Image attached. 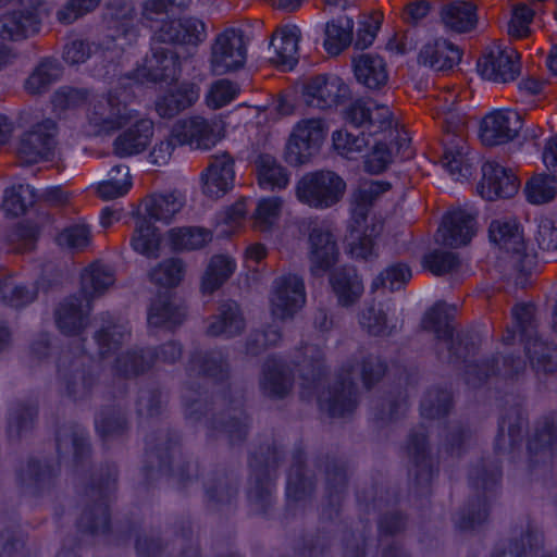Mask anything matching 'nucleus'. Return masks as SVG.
<instances>
[{"mask_svg":"<svg viewBox=\"0 0 557 557\" xmlns=\"http://www.w3.org/2000/svg\"><path fill=\"white\" fill-rule=\"evenodd\" d=\"M338 257V248L333 234L324 226L315 225L309 233V258L311 272L320 275L330 270Z\"/></svg>","mask_w":557,"mask_h":557,"instance_id":"nucleus-23","label":"nucleus"},{"mask_svg":"<svg viewBox=\"0 0 557 557\" xmlns=\"http://www.w3.org/2000/svg\"><path fill=\"white\" fill-rule=\"evenodd\" d=\"M543 545V534L536 528L528 525L520 542L509 541L496 546L492 557H525L527 547L537 549Z\"/></svg>","mask_w":557,"mask_h":557,"instance_id":"nucleus-60","label":"nucleus"},{"mask_svg":"<svg viewBox=\"0 0 557 557\" xmlns=\"http://www.w3.org/2000/svg\"><path fill=\"white\" fill-rule=\"evenodd\" d=\"M126 96L117 89L112 90L106 97L96 98L90 103L87 117L89 124L96 128V133H110L126 125L136 114L126 103Z\"/></svg>","mask_w":557,"mask_h":557,"instance_id":"nucleus-9","label":"nucleus"},{"mask_svg":"<svg viewBox=\"0 0 557 557\" xmlns=\"http://www.w3.org/2000/svg\"><path fill=\"white\" fill-rule=\"evenodd\" d=\"M476 7L471 2L453 1L442 5V23L457 33L470 32L476 24Z\"/></svg>","mask_w":557,"mask_h":557,"instance_id":"nucleus-42","label":"nucleus"},{"mask_svg":"<svg viewBox=\"0 0 557 557\" xmlns=\"http://www.w3.org/2000/svg\"><path fill=\"white\" fill-rule=\"evenodd\" d=\"M245 320L235 301L220 305L218 313L210 318L207 334L210 336L234 337L243 333Z\"/></svg>","mask_w":557,"mask_h":557,"instance_id":"nucleus-39","label":"nucleus"},{"mask_svg":"<svg viewBox=\"0 0 557 557\" xmlns=\"http://www.w3.org/2000/svg\"><path fill=\"white\" fill-rule=\"evenodd\" d=\"M38 418V405L30 400L12 403L8 412V433L10 437L20 438L30 432Z\"/></svg>","mask_w":557,"mask_h":557,"instance_id":"nucleus-46","label":"nucleus"},{"mask_svg":"<svg viewBox=\"0 0 557 557\" xmlns=\"http://www.w3.org/2000/svg\"><path fill=\"white\" fill-rule=\"evenodd\" d=\"M59 453L73 449L74 459L82 461L89 454V444L85 430L77 425H64L57 433Z\"/></svg>","mask_w":557,"mask_h":557,"instance_id":"nucleus-58","label":"nucleus"},{"mask_svg":"<svg viewBox=\"0 0 557 557\" xmlns=\"http://www.w3.org/2000/svg\"><path fill=\"white\" fill-rule=\"evenodd\" d=\"M191 367L205 376L224 381L230 375L227 356L222 350L198 352L191 358Z\"/></svg>","mask_w":557,"mask_h":557,"instance_id":"nucleus-54","label":"nucleus"},{"mask_svg":"<svg viewBox=\"0 0 557 557\" xmlns=\"http://www.w3.org/2000/svg\"><path fill=\"white\" fill-rule=\"evenodd\" d=\"M357 82L369 90H381L388 82V71L384 59L374 53H360L352 58Z\"/></svg>","mask_w":557,"mask_h":557,"instance_id":"nucleus-29","label":"nucleus"},{"mask_svg":"<svg viewBox=\"0 0 557 557\" xmlns=\"http://www.w3.org/2000/svg\"><path fill=\"white\" fill-rule=\"evenodd\" d=\"M557 444V425L553 421H544L535 430L534 435L529 441L528 450L530 463H550L555 446Z\"/></svg>","mask_w":557,"mask_h":557,"instance_id":"nucleus-40","label":"nucleus"},{"mask_svg":"<svg viewBox=\"0 0 557 557\" xmlns=\"http://www.w3.org/2000/svg\"><path fill=\"white\" fill-rule=\"evenodd\" d=\"M280 459L278 447L273 443L260 446L250 460L252 480L248 490V500L251 510L256 513H267L272 506L270 473L277 467Z\"/></svg>","mask_w":557,"mask_h":557,"instance_id":"nucleus-8","label":"nucleus"},{"mask_svg":"<svg viewBox=\"0 0 557 557\" xmlns=\"http://www.w3.org/2000/svg\"><path fill=\"white\" fill-rule=\"evenodd\" d=\"M490 238L500 249L516 255L521 260L525 250L522 233L516 221L495 220L490 225Z\"/></svg>","mask_w":557,"mask_h":557,"instance_id":"nucleus-41","label":"nucleus"},{"mask_svg":"<svg viewBox=\"0 0 557 557\" xmlns=\"http://www.w3.org/2000/svg\"><path fill=\"white\" fill-rule=\"evenodd\" d=\"M153 135V122L141 119L120 134L114 140V152L120 157H129L143 152Z\"/></svg>","mask_w":557,"mask_h":557,"instance_id":"nucleus-35","label":"nucleus"},{"mask_svg":"<svg viewBox=\"0 0 557 557\" xmlns=\"http://www.w3.org/2000/svg\"><path fill=\"white\" fill-rule=\"evenodd\" d=\"M408 453L413 461L410 470L414 475V482L419 487H428L433 479L434 469L426 442L424 428L411 432L408 442Z\"/></svg>","mask_w":557,"mask_h":557,"instance_id":"nucleus-30","label":"nucleus"},{"mask_svg":"<svg viewBox=\"0 0 557 557\" xmlns=\"http://www.w3.org/2000/svg\"><path fill=\"white\" fill-rule=\"evenodd\" d=\"M354 23L349 17L332 21L325 26L324 47L330 54H338L352 40Z\"/></svg>","mask_w":557,"mask_h":557,"instance_id":"nucleus-61","label":"nucleus"},{"mask_svg":"<svg viewBox=\"0 0 557 557\" xmlns=\"http://www.w3.org/2000/svg\"><path fill=\"white\" fill-rule=\"evenodd\" d=\"M199 95L200 88L196 84L184 82L175 90L158 97L156 111L163 119H172L196 103Z\"/></svg>","mask_w":557,"mask_h":557,"instance_id":"nucleus-33","label":"nucleus"},{"mask_svg":"<svg viewBox=\"0 0 557 557\" xmlns=\"http://www.w3.org/2000/svg\"><path fill=\"white\" fill-rule=\"evenodd\" d=\"M186 317L185 309L169 296L160 295L151 304L148 322L156 327L172 329L181 325Z\"/></svg>","mask_w":557,"mask_h":557,"instance_id":"nucleus-48","label":"nucleus"},{"mask_svg":"<svg viewBox=\"0 0 557 557\" xmlns=\"http://www.w3.org/2000/svg\"><path fill=\"white\" fill-rule=\"evenodd\" d=\"M448 310L446 304L437 302L426 312L422 322L423 327L435 333L436 352L441 361L454 367L466 366L475 351V344L468 334L457 333L454 335Z\"/></svg>","mask_w":557,"mask_h":557,"instance_id":"nucleus-4","label":"nucleus"},{"mask_svg":"<svg viewBox=\"0 0 557 557\" xmlns=\"http://www.w3.org/2000/svg\"><path fill=\"white\" fill-rule=\"evenodd\" d=\"M345 191V181L337 173L329 170L305 174L295 188L297 199L314 209L335 206L343 199Z\"/></svg>","mask_w":557,"mask_h":557,"instance_id":"nucleus-7","label":"nucleus"},{"mask_svg":"<svg viewBox=\"0 0 557 557\" xmlns=\"http://www.w3.org/2000/svg\"><path fill=\"white\" fill-rule=\"evenodd\" d=\"M206 38L205 24L194 17L164 20L154 29L152 44L166 45H193L197 46Z\"/></svg>","mask_w":557,"mask_h":557,"instance_id":"nucleus-18","label":"nucleus"},{"mask_svg":"<svg viewBox=\"0 0 557 557\" xmlns=\"http://www.w3.org/2000/svg\"><path fill=\"white\" fill-rule=\"evenodd\" d=\"M96 429L106 441L123 435L127 430L124 412L115 406L101 409L96 419Z\"/></svg>","mask_w":557,"mask_h":557,"instance_id":"nucleus-62","label":"nucleus"},{"mask_svg":"<svg viewBox=\"0 0 557 557\" xmlns=\"http://www.w3.org/2000/svg\"><path fill=\"white\" fill-rule=\"evenodd\" d=\"M348 90V86L337 77L317 75L304 82L301 98L309 108L329 110L342 103Z\"/></svg>","mask_w":557,"mask_h":557,"instance_id":"nucleus-14","label":"nucleus"},{"mask_svg":"<svg viewBox=\"0 0 557 557\" xmlns=\"http://www.w3.org/2000/svg\"><path fill=\"white\" fill-rule=\"evenodd\" d=\"M136 11L133 5L124 2L112 3L108 8V25L119 35L133 40L138 32L135 24Z\"/></svg>","mask_w":557,"mask_h":557,"instance_id":"nucleus-56","label":"nucleus"},{"mask_svg":"<svg viewBox=\"0 0 557 557\" xmlns=\"http://www.w3.org/2000/svg\"><path fill=\"white\" fill-rule=\"evenodd\" d=\"M502 479L499 461L481 459L470 470L469 481L475 493L460 511L456 525L462 531L472 530L482 524L488 516L487 503L496 495Z\"/></svg>","mask_w":557,"mask_h":557,"instance_id":"nucleus-3","label":"nucleus"},{"mask_svg":"<svg viewBox=\"0 0 557 557\" xmlns=\"http://www.w3.org/2000/svg\"><path fill=\"white\" fill-rule=\"evenodd\" d=\"M113 271L104 264L92 263L82 275V293L89 308L96 297L103 295L114 284Z\"/></svg>","mask_w":557,"mask_h":557,"instance_id":"nucleus-47","label":"nucleus"},{"mask_svg":"<svg viewBox=\"0 0 557 557\" xmlns=\"http://www.w3.org/2000/svg\"><path fill=\"white\" fill-rule=\"evenodd\" d=\"M152 367V350L148 348H135L119 355L112 369L115 375L131 379L146 373Z\"/></svg>","mask_w":557,"mask_h":557,"instance_id":"nucleus-44","label":"nucleus"},{"mask_svg":"<svg viewBox=\"0 0 557 557\" xmlns=\"http://www.w3.org/2000/svg\"><path fill=\"white\" fill-rule=\"evenodd\" d=\"M300 29L295 26H283L272 35L270 50L273 55L270 61L276 65L292 69L298 61V42Z\"/></svg>","mask_w":557,"mask_h":557,"instance_id":"nucleus-32","label":"nucleus"},{"mask_svg":"<svg viewBox=\"0 0 557 557\" xmlns=\"http://www.w3.org/2000/svg\"><path fill=\"white\" fill-rule=\"evenodd\" d=\"M86 361L84 356L71 361L64 356L59 366V375L66 394L75 400L87 397L95 384V377L87 369Z\"/></svg>","mask_w":557,"mask_h":557,"instance_id":"nucleus-24","label":"nucleus"},{"mask_svg":"<svg viewBox=\"0 0 557 557\" xmlns=\"http://www.w3.org/2000/svg\"><path fill=\"white\" fill-rule=\"evenodd\" d=\"M351 373L352 366L343 368L335 382L319 397L321 408L331 417H344L358 405V391Z\"/></svg>","mask_w":557,"mask_h":557,"instance_id":"nucleus-15","label":"nucleus"},{"mask_svg":"<svg viewBox=\"0 0 557 557\" xmlns=\"http://www.w3.org/2000/svg\"><path fill=\"white\" fill-rule=\"evenodd\" d=\"M84 309L83 300L77 296L65 298L55 309V321L65 335H78L88 325V308Z\"/></svg>","mask_w":557,"mask_h":557,"instance_id":"nucleus-36","label":"nucleus"},{"mask_svg":"<svg viewBox=\"0 0 557 557\" xmlns=\"http://www.w3.org/2000/svg\"><path fill=\"white\" fill-rule=\"evenodd\" d=\"M520 55L508 45L493 44L478 60V71L482 77L495 83H508L520 74Z\"/></svg>","mask_w":557,"mask_h":557,"instance_id":"nucleus-10","label":"nucleus"},{"mask_svg":"<svg viewBox=\"0 0 557 557\" xmlns=\"http://www.w3.org/2000/svg\"><path fill=\"white\" fill-rule=\"evenodd\" d=\"M185 274V264L181 259L170 258L149 272V278L157 285L164 287L177 286Z\"/></svg>","mask_w":557,"mask_h":557,"instance_id":"nucleus-64","label":"nucleus"},{"mask_svg":"<svg viewBox=\"0 0 557 557\" xmlns=\"http://www.w3.org/2000/svg\"><path fill=\"white\" fill-rule=\"evenodd\" d=\"M556 174H536L525 185L527 199L534 205L552 201L557 195Z\"/></svg>","mask_w":557,"mask_h":557,"instance_id":"nucleus-63","label":"nucleus"},{"mask_svg":"<svg viewBox=\"0 0 557 557\" xmlns=\"http://www.w3.org/2000/svg\"><path fill=\"white\" fill-rule=\"evenodd\" d=\"M294 375L292 370L282 360L268 357L262 367L260 388L269 398L283 399L293 389Z\"/></svg>","mask_w":557,"mask_h":557,"instance_id":"nucleus-25","label":"nucleus"},{"mask_svg":"<svg viewBox=\"0 0 557 557\" xmlns=\"http://www.w3.org/2000/svg\"><path fill=\"white\" fill-rule=\"evenodd\" d=\"M40 32L36 14H27L18 9L0 14V39L2 41H24L37 36Z\"/></svg>","mask_w":557,"mask_h":557,"instance_id":"nucleus-28","label":"nucleus"},{"mask_svg":"<svg viewBox=\"0 0 557 557\" xmlns=\"http://www.w3.org/2000/svg\"><path fill=\"white\" fill-rule=\"evenodd\" d=\"M498 358L485 359L481 363H472L468 360L465 370V377L468 385L476 387L487 377L502 373L506 377L518 376L525 370V362L521 357L507 356L503 358V368H496Z\"/></svg>","mask_w":557,"mask_h":557,"instance_id":"nucleus-27","label":"nucleus"},{"mask_svg":"<svg viewBox=\"0 0 557 557\" xmlns=\"http://www.w3.org/2000/svg\"><path fill=\"white\" fill-rule=\"evenodd\" d=\"M246 61L244 34L226 29L219 34L211 47L210 66L215 75H224L242 69Z\"/></svg>","mask_w":557,"mask_h":557,"instance_id":"nucleus-11","label":"nucleus"},{"mask_svg":"<svg viewBox=\"0 0 557 557\" xmlns=\"http://www.w3.org/2000/svg\"><path fill=\"white\" fill-rule=\"evenodd\" d=\"M521 115L512 110H497L481 123L480 137L485 146H497L512 140L521 128Z\"/></svg>","mask_w":557,"mask_h":557,"instance_id":"nucleus-20","label":"nucleus"},{"mask_svg":"<svg viewBox=\"0 0 557 557\" xmlns=\"http://www.w3.org/2000/svg\"><path fill=\"white\" fill-rule=\"evenodd\" d=\"M320 467L324 468L325 491L329 498L331 511L338 512V507L344 493L347 488V471L343 462L326 457L319 461Z\"/></svg>","mask_w":557,"mask_h":557,"instance_id":"nucleus-43","label":"nucleus"},{"mask_svg":"<svg viewBox=\"0 0 557 557\" xmlns=\"http://www.w3.org/2000/svg\"><path fill=\"white\" fill-rule=\"evenodd\" d=\"M306 301L304 280L296 274L278 276L273 282L271 310L274 317H293Z\"/></svg>","mask_w":557,"mask_h":557,"instance_id":"nucleus-16","label":"nucleus"},{"mask_svg":"<svg viewBox=\"0 0 557 557\" xmlns=\"http://www.w3.org/2000/svg\"><path fill=\"white\" fill-rule=\"evenodd\" d=\"M181 75V60L178 53L169 47L153 45L150 54L135 71L136 79L144 83H172Z\"/></svg>","mask_w":557,"mask_h":557,"instance_id":"nucleus-12","label":"nucleus"},{"mask_svg":"<svg viewBox=\"0 0 557 557\" xmlns=\"http://www.w3.org/2000/svg\"><path fill=\"white\" fill-rule=\"evenodd\" d=\"M461 60V51L454 44L437 39L425 44L419 52L418 62L434 71H448Z\"/></svg>","mask_w":557,"mask_h":557,"instance_id":"nucleus-31","label":"nucleus"},{"mask_svg":"<svg viewBox=\"0 0 557 557\" xmlns=\"http://www.w3.org/2000/svg\"><path fill=\"white\" fill-rule=\"evenodd\" d=\"M304 460V451H295L287 478V496L295 500H301L310 496L315 487L313 478L308 475L305 470Z\"/></svg>","mask_w":557,"mask_h":557,"instance_id":"nucleus-52","label":"nucleus"},{"mask_svg":"<svg viewBox=\"0 0 557 557\" xmlns=\"http://www.w3.org/2000/svg\"><path fill=\"white\" fill-rule=\"evenodd\" d=\"M235 170L233 157L223 151L210 157L202 174V191L212 199L224 196L234 185Z\"/></svg>","mask_w":557,"mask_h":557,"instance_id":"nucleus-22","label":"nucleus"},{"mask_svg":"<svg viewBox=\"0 0 557 557\" xmlns=\"http://www.w3.org/2000/svg\"><path fill=\"white\" fill-rule=\"evenodd\" d=\"M330 284L343 307L355 305L363 294L362 281L351 267L335 269L330 275Z\"/></svg>","mask_w":557,"mask_h":557,"instance_id":"nucleus-38","label":"nucleus"},{"mask_svg":"<svg viewBox=\"0 0 557 557\" xmlns=\"http://www.w3.org/2000/svg\"><path fill=\"white\" fill-rule=\"evenodd\" d=\"M476 216L465 209H455L446 213L436 233V242L457 248L470 243L476 231Z\"/></svg>","mask_w":557,"mask_h":557,"instance_id":"nucleus-19","label":"nucleus"},{"mask_svg":"<svg viewBox=\"0 0 557 557\" xmlns=\"http://www.w3.org/2000/svg\"><path fill=\"white\" fill-rule=\"evenodd\" d=\"M62 75V67L54 59H44L33 70L24 83L28 95H42L49 90Z\"/></svg>","mask_w":557,"mask_h":557,"instance_id":"nucleus-49","label":"nucleus"},{"mask_svg":"<svg viewBox=\"0 0 557 557\" xmlns=\"http://www.w3.org/2000/svg\"><path fill=\"white\" fill-rule=\"evenodd\" d=\"M161 243L159 230L146 215H138L131 236L132 248L147 258H157Z\"/></svg>","mask_w":557,"mask_h":557,"instance_id":"nucleus-45","label":"nucleus"},{"mask_svg":"<svg viewBox=\"0 0 557 557\" xmlns=\"http://www.w3.org/2000/svg\"><path fill=\"white\" fill-rule=\"evenodd\" d=\"M185 414L193 421L205 417L208 437L218 438L223 435L231 445L245 442L249 432V417L242 406H228L221 397L210 405L203 399L191 400L186 405Z\"/></svg>","mask_w":557,"mask_h":557,"instance_id":"nucleus-1","label":"nucleus"},{"mask_svg":"<svg viewBox=\"0 0 557 557\" xmlns=\"http://www.w3.org/2000/svg\"><path fill=\"white\" fill-rule=\"evenodd\" d=\"M57 124L52 120H45L26 132L18 144L16 154L21 163L34 164L40 160L53 157L55 147L54 136Z\"/></svg>","mask_w":557,"mask_h":557,"instance_id":"nucleus-13","label":"nucleus"},{"mask_svg":"<svg viewBox=\"0 0 557 557\" xmlns=\"http://www.w3.org/2000/svg\"><path fill=\"white\" fill-rule=\"evenodd\" d=\"M446 134L443 138L444 152L443 165L454 175L459 174L467 177L471 174V164L468 158V146L458 125L447 124Z\"/></svg>","mask_w":557,"mask_h":557,"instance_id":"nucleus-26","label":"nucleus"},{"mask_svg":"<svg viewBox=\"0 0 557 557\" xmlns=\"http://www.w3.org/2000/svg\"><path fill=\"white\" fill-rule=\"evenodd\" d=\"M256 171L260 186L264 188H285L288 185L289 176L277 160L268 153L258 156Z\"/></svg>","mask_w":557,"mask_h":557,"instance_id":"nucleus-55","label":"nucleus"},{"mask_svg":"<svg viewBox=\"0 0 557 557\" xmlns=\"http://www.w3.org/2000/svg\"><path fill=\"white\" fill-rule=\"evenodd\" d=\"M37 288L18 283L11 276L0 278V301L13 308H22L37 298Z\"/></svg>","mask_w":557,"mask_h":557,"instance_id":"nucleus-59","label":"nucleus"},{"mask_svg":"<svg viewBox=\"0 0 557 557\" xmlns=\"http://www.w3.org/2000/svg\"><path fill=\"white\" fill-rule=\"evenodd\" d=\"M525 426L527 419L520 405H513L506 409L499 422L495 449L506 451L508 448L512 449L520 444Z\"/></svg>","mask_w":557,"mask_h":557,"instance_id":"nucleus-37","label":"nucleus"},{"mask_svg":"<svg viewBox=\"0 0 557 557\" xmlns=\"http://www.w3.org/2000/svg\"><path fill=\"white\" fill-rule=\"evenodd\" d=\"M129 338V330L124 323L109 317L95 334L99 356L106 358L115 352Z\"/></svg>","mask_w":557,"mask_h":557,"instance_id":"nucleus-50","label":"nucleus"},{"mask_svg":"<svg viewBox=\"0 0 557 557\" xmlns=\"http://www.w3.org/2000/svg\"><path fill=\"white\" fill-rule=\"evenodd\" d=\"M297 367L306 388H313L325 372L322 349L317 345H306Z\"/></svg>","mask_w":557,"mask_h":557,"instance_id":"nucleus-57","label":"nucleus"},{"mask_svg":"<svg viewBox=\"0 0 557 557\" xmlns=\"http://www.w3.org/2000/svg\"><path fill=\"white\" fill-rule=\"evenodd\" d=\"M57 474V467L29 459L25 468L21 469L18 480L21 484L32 493H39L50 487Z\"/></svg>","mask_w":557,"mask_h":557,"instance_id":"nucleus-51","label":"nucleus"},{"mask_svg":"<svg viewBox=\"0 0 557 557\" xmlns=\"http://www.w3.org/2000/svg\"><path fill=\"white\" fill-rule=\"evenodd\" d=\"M116 476V467L108 465L106 467V474L101 473L99 481L87 490V503L77 522V527L82 532L96 535L104 534L109 530L110 513L108 499L114 488Z\"/></svg>","mask_w":557,"mask_h":557,"instance_id":"nucleus-6","label":"nucleus"},{"mask_svg":"<svg viewBox=\"0 0 557 557\" xmlns=\"http://www.w3.org/2000/svg\"><path fill=\"white\" fill-rule=\"evenodd\" d=\"M186 199L182 191L170 190L151 194L144 198L143 206L146 216L156 221L170 223L183 209Z\"/></svg>","mask_w":557,"mask_h":557,"instance_id":"nucleus-34","label":"nucleus"},{"mask_svg":"<svg viewBox=\"0 0 557 557\" xmlns=\"http://www.w3.org/2000/svg\"><path fill=\"white\" fill-rule=\"evenodd\" d=\"M146 457L147 473H170L183 484L197 476L196 465L181 454L180 435L165 423L146 436Z\"/></svg>","mask_w":557,"mask_h":557,"instance_id":"nucleus-2","label":"nucleus"},{"mask_svg":"<svg viewBox=\"0 0 557 557\" xmlns=\"http://www.w3.org/2000/svg\"><path fill=\"white\" fill-rule=\"evenodd\" d=\"M511 314L524 344L530 364L537 376L557 371V349L543 341L539 333L535 307L531 304L516 305Z\"/></svg>","mask_w":557,"mask_h":557,"instance_id":"nucleus-5","label":"nucleus"},{"mask_svg":"<svg viewBox=\"0 0 557 557\" xmlns=\"http://www.w3.org/2000/svg\"><path fill=\"white\" fill-rule=\"evenodd\" d=\"M482 181L478 185L480 195L494 201L499 198H511L519 188V181L511 170L495 161H486L482 165Z\"/></svg>","mask_w":557,"mask_h":557,"instance_id":"nucleus-21","label":"nucleus"},{"mask_svg":"<svg viewBox=\"0 0 557 557\" xmlns=\"http://www.w3.org/2000/svg\"><path fill=\"white\" fill-rule=\"evenodd\" d=\"M172 136L178 145H189L196 149H209L221 138V127L201 116L177 121L172 127Z\"/></svg>","mask_w":557,"mask_h":557,"instance_id":"nucleus-17","label":"nucleus"},{"mask_svg":"<svg viewBox=\"0 0 557 557\" xmlns=\"http://www.w3.org/2000/svg\"><path fill=\"white\" fill-rule=\"evenodd\" d=\"M236 263L224 255L213 256L201 278V290L212 294L218 290L234 273Z\"/></svg>","mask_w":557,"mask_h":557,"instance_id":"nucleus-53","label":"nucleus"}]
</instances>
